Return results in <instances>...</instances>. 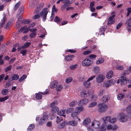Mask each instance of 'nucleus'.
Wrapping results in <instances>:
<instances>
[{
    "instance_id": "f257e3e1",
    "label": "nucleus",
    "mask_w": 131,
    "mask_h": 131,
    "mask_svg": "<svg viewBox=\"0 0 131 131\" xmlns=\"http://www.w3.org/2000/svg\"><path fill=\"white\" fill-rule=\"evenodd\" d=\"M48 13V8H43L40 12V16L42 17V20L44 21H45L46 19Z\"/></svg>"
},
{
    "instance_id": "f03ea898",
    "label": "nucleus",
    "mask_w": 131,
    "mask_h": 131,
    "mask_svg": "<svg viewBox=\"0 0 131 131\" xmlns=\"http://www.w3.org/2000/svg\"><path fill=\"white\" fill-rule=\"evenodd\" d=\"M119 121L121 122H125L128 120V118L126 115L123 113H119Z\"/></svg>"
},
{
    "instance_id": "7ed1b4c3",
    "label": "nucleus",
    "mask_w": 131,
    "mask_h": 131,
    "mask_svg": "<svg viewBox=\"0 0 131 131\" xmlns=\"http://www.w3.org/2000/svg\"><path fill=\"white\" fill-rule=\"evenodd\" d=\"M99 110L101 112H104L108 108L107 105L104 103H101L99 104Z\"/></svg>"
},
{
    "instance_id": "20e7f679",
    "label": "nucleus",
    "mask_w": 131,
    "mask_h": 131,
    "mask_svg": "<svg viewBox=\"0 0 131 131\" xmlns=\"http://www.w3.org/2000/svg\"><path fill=\"white\" fill-rule=\"evenodd\" d=\"M118 126L116 125H112L111 124L108 125L106 127V129L108 130H112L113 131L116 130L117 129Z\"/></svg>"
},
{
    "instance_id": "39448f33",
    "label": "nucleus",
    "mask_w": 131,
    "mask_h": 131,
    "mask_svg": "<svg viewBox=\"0 0 131 131\" xmlns=\"http://www.w3.org/2000/svg\"><path fill=\"white\" fill-rule=\"evenodd\" d=\"M48 116L45 115H43L40 119L39 122V124L42 125L45 122L48 120Z\"/></svg>"
},
{
    "instance_id": "423d86ee",
    "label": "nucleus",
    "mask_w": 131,
    "mask_h": 131,
    "mask_svg": "<svg viewBox=\"0 0 131 131\" xmlns=\"http://www.w3.org/2000/svg\"><path fill=\"white\" fill-rule=\"evenodd\" d=\"M39 0H32L29 3V7L31 8H34L36 5L38 3Z\"/></svg>"
},
{
    "instance_id": "0eeeda50",
    "label": "nucleus",
    "mask_w": 131,
    "mask_h": 131,
    "mask_svg": "<svg viewBox=\"0 0 131 131\" xmlns=\"http://www.w3.org/2000/svg\"><path fill=\"white\" fill-rule=\"evenodd\" d=\"M90 94V92L88 90H84L81 92V96L82 97L88 96Z\"/></svg>"
},
{
    "instance_id": "6e6552de",
    "label": "nucleus",
    "mask_w": 131,
    "mask_h": 131,
    "mask_svg": "<svg viewBox=\"0 0 131 131\" xmlns=\"http://www.w3.org/2000/svg\"><path fill=\"white\" fill-rule=\"evenodd\" d=\"M91 61L88 59H86L82 62V65L84 66H88L91 64Z\"/></svg>"
},
{
    "instance_id": "1a4fd4ad",
    "label": "nucleus",
    "mask_w": 131,
    "mask_h": 131,
    "mask_svg": "<svg viewBox=\"0 0 131 131\" xmlns=\"http://www.w3.org/2000/svg\"><path fill=\"white\" fill-rule=\"evenodd\" d=\"M104 77L103 75L99 74L96 77V81L99 83H100L104 80Z\"/></svg>"
},
{
    "instance_id": "9d476101",
    "label": "nucleus",
    "mask_w": 131,
    "mask_h": 131,
    "mask_svg": "<svg viewBox=\"0 0 131 131\" xmlns=\"http://www.w3.org/2000/svg\"><path fill=\"white\" fill-rule=\"evenodd\" d=\"M67 124L69 126L75 127L77 126L78 123L75 121H70L67 123Z\"/></svg>"
},
{
    "instance_id": "9b49d317",
    "label": "nucleus",
    "mask_w": 131,
    "mask_h": 131,
    "mask_svg": "<svg viewBox=\"0 0 131 131\" xmlns=\"http://www.w3.org/2000/svg\"><path fill=\"white\" fill-rule=\"evenodd\" d=\"M89 102L88 100L86 99H84L81 100L79 101V103L81 105H86Z\"/></svg>"
},
{
    "instance_id": "f8f14e48",
    "label": "nucleus",
    "mask_w": 131,
    "mask_h": 131,
    "mask_svg": "<svg viewBox=\"0 0 131 131\" xmlns=\"http://www.w3.org/2000/svg\"><path fill=\"white\" fill-rule=\"evenodd\" d=\"M115 16V15H113L109 18L108 19V22L107 23V24L108 25H110L112 24L113 23L114 21L115 20V18H114Z\"/></svg>"
},
{
    "instance_id": "ddd939ff",
    "label": "nucleus",
    "mask_w": 131,
    "mask_h": 131,
    "mask_svg": "<svg viewBox=\"0 0 131 131\" xmlns=\"http://www.w3.org/2000/svg\"><path fill=\"white\" fill-rule=\"evenodd\" d=\"M100 122L97 121H94L92 123V126H94V127L95 128H98L100 126Z\"/></svg>"
},
{
    "instance_id": "4468645a",
    "label": "nucleus",
    "mask_w": 131,
    "mask_h": 131,
    "mask_svg": "<svg viewBox=\"0 0 131 131\" xmlns=\"http://www.w3.org/2000/svg\"><path fill=\"white\" fill-rule=\"evenodd\" d=\"M110 99L109 97L107 95H104L101 99V101L103 102H106Z\"/></svg>"
},
{
    "instance_id": "2eb2a0df",
    "label": "nucleus",
    "mask_w": 131,
    "mask_h": 131,
    "mask_svg": "<svg viewBox=\"0 0 131 131\" xmlns=\"http://www.w3.org/2000/svg\"><path fill=\"white\" fill-rule=\"evenodd\" d=\"M67 124V123L66 121H65L63 122L58 125V128L60 129L63 128Z\"/></svg>"
},
{
    "instance_id": "dca6fc26",
    "label": "nucleus",
    "mask_w": 131,
    "mask_h": 131,
    "mask_svg": "<svg viewBox=\"0 0 131 131\" xmlns=\"http://www.w3.org/2000/svg\"><path fill=\"white\" fill-rule=\"evenodd\" d=\"M6 20V18L5 16L2 19V20L1 22H0V28L2 27Z\"/></svg>"
},
{
    "instance_id": "f3484780",
    "label": "nucleus",
    "mask_w": 131,
    "mask_h": 131,
    "mask_svg": "<svg viewBox=\"0 0 131 131\" xmlns=\"http://www.w3.org/2000/svg\"><path fill=\"white\" fill-rule=\"evenodd\" d=\"M57 82L56 80H54L53 81L50 85V88L53 89L56 88L57 85Z\"/></svg>"
},
{
    "instance_id": "a211bd4d",
    "label": "nucleus",
    "mask_w": 131,
    "mask_h": 131,
    "mask_svg": "<svg viewBox=\"0 0 131 131\" xmlns=\"http://www.w3.org/2000/svg\"><path fill=\"white\" fill-rule=\"evenodd\" d=\"M24 8L23 6H22L20 7L18 10L17 15L19 16L20 15H22L24 12Z\"/></svg>"
},
{
    "instance_id": "6ab92c4d",
    "label": "nucleus",
    "mask_w": 131,
    "mask_h": 131,
    "mask_svg": "<svg viewBox=\"0 0 131 131\" xmlns=\"http://www.w3.org/2000/svg\"><path fill=\"white\" fill-rule=\"evenodd\" d=\"M113 72L112 71H110L107 73L106 75V77L108 79L111 78L113 76Z\"/></svg>"
},
{
    "instance_id": "aec40b11",
    "label": "nucleus",
    "mask_w": 131,
    "mask_h": 131,
    "mask_svg": "<svg viewBox=\"0 0 131 131\" xmlns=\"http://www.w3.org/2000/svg\"><path fill=\"white\" fill-rule=\"evenodd\" d=\"M126 81H127L126 79V78L123 77L122 76L121 77V78L120 79L121 84V85H124L126 84Z\"/></svg>"
},
{
    "instance_id": "412c9836",
    "label": "nucleus",
    "mask_w": 131,
    "mask_h": 131,
    "mask_svg": "<svg viewBox=\"0 0 131 131\" xmlns=\"http://www.w3.org/2000/svg\"><path fill=\"white\" fill-rule=\"evenodd\" d=\"M57 112L58 115L60 116H62L64 117H65V116L64 115V114L65 112V111L64 110H61L59 111H58Z\"/></svg>"
},
{
    "instance_id": "4be33fe9",
    "label": "nucleus",
    "mask_w": 131,
    "mask_h": 131,
    "mask_svg": "<svg viewBox=\"0 0 131 131\" xmlns=\"http://www.w3.org/2000/svg\"><path fill=\"white\" fill-rule=\"evenodd\" d=\"M121 63L120 62H119L118 63V64L116 67V69L119 70H122L124 68L123 66L122 65H119V64H121V63Z\"/></svg>"
},
{
    "instance_id": "5701e85b",
    "label": "nucleus",
    "mask_w": 131,
    "mask_h": 131,
    "mask_svg": "<svg viewBox=\"0 0 131 131\" xmlns=\"http://www.w3.org/2000/svg\"><path fill=\"white\" fill-rule=\"evenodd\" d=\"M90 119L89 118H86L83 122V124L85 126L89 124L90 123Z\"/></svg>"
},
{
    "instance_id": "b1692460",
    "label": "nucleus",
    "mask_w": 131,
    "mask_h": 131,
    "mask_svg": "<svg viewBox=\"0 0 131 131\" xmlns=\"http://www.w3.org/2000/svg\"><path fill=\"white\" fill-rule=\"evenodd\" d=\"M73 57L74 56L73 55H69L65 57V59L67 61H69L71 60Z\"/></svg>"
},
{
    "instance_id": "393cba45",
    "label": "nucleus",
    "mask_w": 131,
    "mask_h": 131,
    "mask_svg": "<svg viewBox=\"0 0 131 131\" xmlns=\"http://www.w3.org/2000/svg\"><path fill=\"white\" fill-rule=\"evenodd\" d=\"M111 118L110 116L105 117L103 118V120L104 122L105 123H107L108 122V121L109 122V120Z\"/></svg>"
},
{
    "instance_id": "a878e982",
    "label": "nucleus",
    "mask_w": 131,
    "mask_h": 131,
    "mask_svg": "<svg viewBox=\"0 0 131 131\" xmlns=\"http://www.w3.org/2000/svg\"><path fill=\"white\" fill-rule=\"evenodd\" d=\"M90 84V82L88 81V80L87 81L84 82L83 83V85L86 88L88 87Z\"/></svg>"
},
{
    "instance_id": "bb28decb",
    "label": "nucleus",
    "mask_w": 131,
    "mask_h": 131,
    "mask_svg": "<svg viewBox=\"0 0 131 131\" xmlns=\"http://www.w3.org/2000/svg\"><path fill=\"white\" fill-rule=\"evenodd\" d=\"M74 1L75 0H73V1L72 2H70V1L69 0H65V1L64 2V4L67 6H68L72 3L74 2Z\"/></svg>"
},
{
    "instance_id": "cd10ccee",
    "label": "nucleus",
    "mask_w": 131,
    "mask_h": 131,
    "mask_svg": "<svg viewBox=\"0 0 131 131\" xmlns=\"http://www.w3.org/2000/svg\"><path fill=\"white\" fill-rule=\"evenodd\" d=\"M104 61V59L102 58H100L97 61L96 63L97 64H99L103 63Z\"/></svg>"
},
{
    "instance_id": "c85d7f7f",
    "label": "nucleus",
    "mask_w": 131,
    "mask_h": 131,
    "mask_svg": "<svg viewBox=\"0 0 131 131\" xmlns=\"http://www.w3.org/2000/svg\"><path fill=\"white\" fill-rule=\"evenodd\" d=\"M125 95V94L123 93L119 94L117 96V98L118 100H120L122 99Z\"/></svg>"
},
{
    "instance_id": "c756f323",
    "label": "nucleus",
    "mask_w": 131,
    "mask_h": 131,
    "mask_svg": "<svg viewBox=\"0 0 131 131\" xmlns=\"http://www.w3.org/2000/svg\"><path fill=\"white\" fill-rule=\"evenodd\" d=\"M83 108V107L82 106L78 107L76 109L75 111L77 113H79L82 111Z\"/></svg>"
},
{
    "instance_id": "7c9ffc66",
    "label": "nucleus",
    "mask_w": 131,
    "mask_h": 131,
    "mask_svg": "<svg viewBox=\"0 0 131 131\" xmlns=\"http://www.w3.org/2000/svg\"><path fill=\"white\" fill-rule=\"evenodd\" d=\"M36 98L37 100H40L42 98V96L39 93H36Z\"/></svg>"
},
{
    "instance_id": "2f4dec72",
    "label": "nucleus",
    "mask_w": 131,
    "mask_h": 131,
    "mask_svg": "<svg viewBox=\"0 0 131 131\" xmlns=\"http://www.w3.org/2000/svg\"><path fill=\"white\" fill-rule=\"evenodd\" d=\"M78 66V64H75L70 66V68L71 70H73L77 68Z\"/></svg>"
},
{
    "instance_id": "473e14b6",
    "label": "nucleus",
    "mask_w": 131,
    "mask_h": 131,
    "mask_svg": "<svg viewBox=\"0 0 131 131\" xmlns=\"http://www.w3.org/2000/svg\"><path fill=\"white\" fill-rule=\"evenodd\" d=\"M77 113L76 112H74L71 114V116L73 118H74V119H78V117L77 116L78 115Z\"/></svg>"
},
{
    "instance_id": "72a5a7b5",
    "label": "nucleus",
    "mask_w": 131,
    "mask_h": 131,
    "mask_svg": "<svg viewBox=\"0 0 131 131\" xmlns=\"http://www.w3.org/2000/svg\"><path fill=\"white\" fill-rule=\"evenodd\" d=\"M44 4L43 3H42L39 5L37 7V8L36 9V11L37 13H38L37 12H38V11L39 10V9H38L39 8L40 9L42 8L44 6Z\"/></svg>"
},
{
    "instance_id": "f704fd0d",
    "label": "nucleus",
    "mask_w": 131,
    "mask_h": 131,
    "mask_svg": "<svg viewBox=\"0 0 131 131\" xmlns=\"http://www.w3.org/2000/svg\"><path fill=\"white\" fill-rule=\"evenodd\" d=\"M20 4V2H18L16 3L14 7V10L15 11L19 7Z\"/></svg>"
},
{
    "instance_id": "c9c22d12",
    "label": "nucleus",
    "mask_w": 131,
    "mask_h": 131,
    "mask_svg": "<svg viewBox=\"0 0 131 131\" xmlns=\"http://www.w3.org/2000/svg\"><path fill=\"white\" fill-rule=\"evenodd\" d=\"M30 21L29 19H24L21 21V23L24 24H28L30 23Z\"/></svg>"
},
{
    "instance_id": "e433bc0d",
    "label": "nucleus",
    "mask_w": 131,
    "mask_h": 131,
    "mask_svg": "<svg viewBox=\"0 0 131 131\" xmlns=\"http://www.w3.org/2000/svg\"><path fill=\"white\" fill-rule=\"evenodd\" d=\"M34 127L35 126L34 124H30L28 127V128L27 129L29 131H31L33 129Z\"/></svg>"
},
{
    "instance_id": "4c0bfd02",
    "label": "nucleus",
    "mask_w": 131,
    "mask_h": 131,
    "mask_svg": "<svg viewBox=\"0 0 131 131\" xmlns=\"http://www.w3.org/2000/svg\"><path fill=\"white\" fill-rule=\"evenodd\" d=\"M77 102L76 101H73L69 104V105L71 107L75 106L77 104Z\"/></svg>"
},
{
    "instance_id": "58836bf2",
    "label": "nucleus",
    "mask_w": 131,
    "mask_h": 131,
    "mask_svg": "<svg viewBox=\"0 0 131 131\" xmlns=\"http://www.w3.org/2000/svg\"><path fill=\"white\" fill-rule=\"evenodd\" d=\"M86 76L84 75H81L79 78V81H82L85 80Z\"/></svg>"
},
{
    "instance_id": "ea45409f",
    "label": "nucleus",
    "mask_w": 131,
    "mask_h": 131,
    "mask_svg": "<svg viewBox=\"0 0 131 131\" xmlns=\"http://www.w3.org/2000/svg\"><path fill=\"white\" fill-rule=\"evenodd\" d=\"M26 75L25 74H24L22 76L20 79L18 81L20 82H21L26 79Z\"/></svg>"
},
{
    "instance_id": "a19ab883",
    "label": "nucleus",
    "mask_w": 131,
    "mask_h": 131,
    "mask_svg": "<svg viewBox=\"0 0 131 131\" xmlns=\"http://www.w3.org/2000/svg\"><path fill=\"white\" fill-rule=\"evenodd\" d=\"M12 78L13 80H16L19 78V76L18 74H15L12 77Z\"/></svg>"
},
{
    "instance_id": "79ce46f5",
    "label": "nucleus",
    "mask_w": 131,
    "mask_h": 131,
    "mask_svg": "<svg viewBox=\"0 0 131 131\" xmlns=\"http://www.w3.org/2000/svg\"><path fill=\"white\" fill-rule=\"evenodd\" d=\"M109 82V84H110V86L114 85L115 83V80L113 79H111L108 81Z\"/></svg>"
},
{
    "instance_id": "37998d69",
    "label": "nucleus",
    "mask_w": 131,
    "mask_h": 131,
    "mask_svg": "<svg viewBox=\"0 0 131 131\" xmlns=\"http://www.w3.org/2000/svg\"><path fill=\"white\" fill-rule=\"evenodd\" d=\"M8 92V90L6 89H4L2 91V93L3 95H6Z\"/></svg>"
},
{
    "instance_id": "c03bdc74",
    "label": "nucleus",
    "mask_w": 131,
    "mask_h": 131,
    "mask_svg": "<svg viewBox=\"0 0 131 131\" xmlns=\"http://www.w3.org/2000/svg\"><path fill=\"white\" fill-rule=\"evenodd\" d=\"M100 70V68L98 66L95 67L93 69V71L95 73H97Z\"/></svg>"
},
{
    "instance_id": "a18cd8bd",
    "label": "nucleus",
    "mask_w": 131,
    "mask_h": 131,
    "mask_svg": "<svg viewBox=\"0 0 131 131\" xmlns=\"http://www.w3.org/2000/svg\"><path fill=\"white\" fill-rule=\"evenodd\" d=\"M63 88L62 85H58L56 88L57 90L58 91H60Z\"/></svg>"
},
{
    "instance_id": "49530a36",
    "label": "nucleus",
    "mask_w": 131,
    "mask_h": 131,
    "mask_svg": "<svg viewBox=\"0 0 131 131\" xmlns=\"http://www.w3.org/2000/svg\"><path fill=\"white\" fill-rule=\"evenodd\" d=\"M126 24L128 27H131V18L129 19L126 21Z\"/></svg>"
},
{
    "instance_id": "de8ad7c7",
    "label": "nucleus",
    "mask_w": 131,
    "mask_h": 131,
    "mask_svg": "<svg viewBox=\"0 0 131 131\" xmlns=\"http://www.w3.org/2000/svg\"><path fill=\"white\" fill-rule=\"evenodd\" d=\"M57 101H54L50 105V107L52 108L54 107L55 106H56V105H57Z\"/></svg>"
},
{
    "instance_id": "09e8293b",
    "label": "nucleus",
    "mask_w": 131,
    "mask_h": 131,
    "mask_svg": "<svg viewBox=\"0 0 131 131\" xmlns=\"http://www.w3.org/2000/svg\"><path fill=\"white\" fill-rule=\"evenodd\" d=\"M30 45V42H27L25 43L23 46H22V48H25L28 47Z\"/></svg>"
},
{
    "instance_id": "8fccbe9b",
    "label": "nucleus",
    "mask_w": 131,
    "mask_h": 131,
    "mask_svg": "<svg viewBox=\"0 0 131 131\" xmlns=\"http://www.w3.org/2000/svg\"><path fill=\"white\" fill-rule=\"evenodd\" d=\"M36 32H32L29 35V37L30 38H33L36 35Z\"/></svg>"
},
{
    "instance_id": "3c124183",
    "label": "nucleus",
    "mask_w": 131,
    "mask_h": 131,
    "mask_svg": "<svg viewBox=\"0 0 131 131\" xmlns=\"http://www.w3.org/2000/svg\"><path fill=\"white\" fill-rule=\"evenodd\" d=\"M61 21V19L60 18L56 16L55 18L54 21L57 23H59Z\"/></svg>"
},
{
    "instance_id": "603ef678",
    "label": "nucleus",
    "mask_w": 131,
    "mask_h": 131,
    "mask_svg": "<svg viewBox=\"0 0 131 131\" xmlns=\"http://www.w3.org/2000/svg\"><path fill=\"white\" fill-rule=\"evenodd\" d=\"M96 103L95 102H93L90 103L88 107H91L94 106L96 104Z\"/></svg>"
},
{
    "instance_id": "864d4df0",
    "label": "nucleus",
    "mask_w": 131,
    "mask_h": 131,
    "mask_svg": "<svg viewBox=\"0 0 131 131\" xmlns=\"http://www.w3.org/2000/svg\"><path fill=\"white\" fill-rule=\"evenodd\" d=\"M26 27V26H24L21 27V28L19 30H18V33L20 34L21 32H22L25 29V27Z\"/></svg>"
},
{
    "instance_id": "5fc2aeb1",
    "label": "nucleus",
    "mask_w": 131,
    "mask_h": 131,
    "mask_svg": "<svg viewBox=\"0 0 131 131\" xmlns=\"http://www.w3.org/2000/svg\"><path fill=\"white\" fill-rule=\"evenodd\" d=\"M11 24V23L10 21H8L6 24V25L5 26L4 28L5 29H6L9 28Z\"/></svg>"
},
{
    "instance_id": "6e6d98bb",
    "label": "nucleus",
    "mask_w": 131,
    "mask_h": 131,
    "mask_svg": "<svg viewBox=\"0 0 131 131\" xmlns=\"http://www.w3.org/2000/svg\"><path fill=\"white\" fill-rule=\"evenodd\" d=\"M51 110L52 112H58V108L56 106L52 108Z\"/></svg>"
},
{
    "instance_id": "4d7b16f0",
    "label": "nucleus",
    "mask_w": 131,
    "mask_h": 131,
    "mask_svg": "<svg viewBox=\"0 0 131 131\" xmlns=\"http://www.w3.org/2000/svg\"><path fill=\"white\" fill-rule=\"evenodd\" d=\"M99 128L100 130L97 131H106V128L104 126L101 127Z\"/></svg>"
},
{
    "instance_id": "13d9d810",
    "label": "nucleus",
    "mask_w": 131,
    "mask_h": 131,
    "mask_svg": "<svg viewBox=\"0 0 131 131\" xmlns=\"http://www.w3.org/2000/svg\"><path fill=\"white\" fill-rule=\"evenodd\" d=\"M46 126L48 127H51L52 126V122L51 121L48 122L46 124Z\"/></svg>"
},
{
    "instance_id": "bf43d9fd",
    "label": "nucleus",
    "mask_w": 131,
    "mask_h": 131,
    "mask_svg": "<svg viewBox=\"0 0 131 131\" xmlns=\"http://www.w3.org/2000/svg\"><path fill=\"white\" fill-rule=\"evenodd\" d=\"M92 52L91 50H88L84 52L83 54L84 55H87L90 53Z\"/></svg>"
},
{
    "instance_id": "052dcab7",
    "label": "nucleus",
    "mask_w": 131,
    "mask_h": 131,
    "mask_svg": "<svg viewBox=\"0 0 131 131\" xmlns=\"http://www.w3.org/2000/svg\"><path fill=\"white\" fill-rule=\"evenodd\" d=\"M116 121V118H113L110 119L109 120V122L112 123H114Z\"/></svg>"
},
{
    "instance_id": "680f3d73",
    "label": "nucleus",
    "mask_w": 131,
    "mask_h": 131,
    "mask_svg": "<svg viewBox=\"0 0 131 131\" xmlns=\"http://www.w3.org/2000/svg\"><path fill=\"white\" fill-rule=\"evenodd\" d=\"M126 111L128 112L131 111V104L129 105L126 108Z\"/></svg>"
},
{
    "instance_id": "e2e57ef3",
    "label": "nucleus",
    "mask_w": 131,
    "mask_h": 131,
    "mask_svg": "<svg viewBox=\"0 0 131 131\" xmlns=\"http://www.w3.org/2000/svg\"><path fill=\"white\" fill-rule=\"evenodd\" d=\"M27 50L26 49H24L22 50L20 52V53L22 54L23 56H24L26 53Z\"/></svg>"
},
{
    "instance_id": "0e129e2a",
    "label": "nucleus",
    "mask_w": 131,
    "mask_h": 131,
    "mask_svg": "<svg viewBox=\"0 0 131 131\" xmlns=\"http://www.w3.org/2000/svg\"><path fill=\"white\" fill-rule=\"evenodd\" d=\"M12 66H8L7 67L5 68V71L6 72H7L9 71L11 68Z\"/></svg>"
},
{
    "instance_id": "69168bd1",
    "label": "nucleus",
    "mask_w": 131,
    "mask_h": 131,
    "mask_svg": "<svg viewBox=\"0 0 131 131\" xmlns=\"http://www.w3.org/2000/svg\"><path fill=\"white\" fill-rule=\"evenodd\" d=\"M8 97L7 96H6L3 98H0V102H2L5 101L8 98Z\"/></svg>"
},
{
    "instance_id": "338daca9",
    "label": "nucleus",
    "mask_w": 131,
    "mask_h": 131,
    "mask_svg": "<svg viewBox=\"0 0 131 131\" xmlns=\"http://www.w3.org/2000/svg\"><path fill=\"white\" fill-rule=\"evenodd\" d=\"M72 80V78H67L66 80V82L67 83L70 82Z\"/></svg>"
},
{
    "instance_id": "774afa93",
    "label": "nucleus",
    "mask_w": 131,
    "mask_h": 131,
    "mask_svg": "<svg viewBox=\"0 0 131 131\" xmlns=\"http://www.w3.org/2000/svg\"><path fill=\"white\" fill-rule=\"evenodd\" d=\"M58 10V9L56 8L55 6L54 5L53 6L52 12H57Z\"/></svg>"
}]
</instances>
